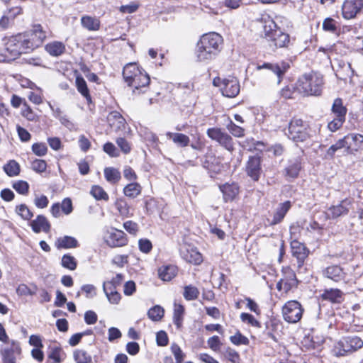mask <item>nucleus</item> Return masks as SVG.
Instances as JSON below:
<instances>
[{
	"mask_svg": "<svg viewBox=\"0 0 363 363\" xmlns=\"http://www.w3.org/2000/svg\"><path fill=\"white\" fill-rule=\"evenodd\" d=\"M223 45V37L215 32L203 35L197 43L196 57L199 62H208L216 57Z\"/></svg>",
	"mask_w": 363,
	"mask_h": 363,
	"instance_id": "1",
	"label": "nucleus"
},
{
	"mask_svg": "<svg viewBox=\"0 0 363 363\" xmlns=\"http://www.w3.org/2000/svg\"><path fill=\"white\" fill-rule=\"evenodd\" d=\"M4 53L0 56V62H10L18 58L21 55L32 52L27 38L23 33L13 35L4 39Z\"/></svg>",
	"mask_w": 363,
	"mask_h": 363,
	"instance_id": "2",
	"label": "nucleus"
},
{
	"mask_svg": "<svg viewBox=\"0 0 363 363\" xmlns=\"http://www.w3.org/2000/svg\"><path fill=\"white\" fill-rule=\"evenodd\" d=\"M323 77L314 72L304 74L296 83V90L303 96H318L322 91Z\"/></svg>",
	"mask_w": 363,
	"mask_h": 363,
	"instance_id": "3",
	"label": "nucleus"
},
{
	"mask_svg": "<svg viewBox=\"0 0 363 363\" xmlns=\"http://www.w3.org/2000/svg\"><path fill=\"white\" fill-rule=\"evenodd\" d=\"M264 33L266 39L277 48H286L290 44V36L277 25L274 20L268 17L264 19Z\"/></svg>",
	"mask_w": 363,
	"mask_h": 363,
	"instance_id": "4",
	"label": "nucleus"
},
{
	"mask_svg": "<svg viewBox=\"0 0 363 363\" xmlns=\"http://www.w3.org/2000/svg\"><path fill=\"white\" fill-rule=\"evenodd\" d=\"M363 347V340L357 336H348L342 338L334 346L333 352L337 357L351 354Z\"/></svg>",
	"mask_w": 363,
	"mask_h": 363,
	"instance_id": "5",
	"label": "nucleus"
},
{
	"mask_svg": "<svg viewBox=\"0 0 363 363\" xmlns=\"http://www.w3.org/2000/svg\"><path fill=\"white\" fill-rule=\"evenodd\" d=\"M286 135L296 143L306 141L310 137L308 125L297 118H293L289 123Z\"/></svg>",
	"mask_w": 363,
	"mask_h": 363,
	"instance_id": "6",
	"label": "nucleus"
},
{
	"mask_svg": "<svg viewBox=\"0 0 363 363\" xmlns=\"http://www.w3.org/2000/svg\"><path fill=\"white\" fill-rule=\"evenodd\" d=\"M213 84L215 86L220 88L223 96L228 98L235 97L240 92V84L235 77L228 79L216 77L213 79Z\"/></svg>",
	"mask_w": 363,
	"mask_h": 363,
	"instance_id": "7",
	"label": "nucleus"
},
{
	"mask_svg": "<svg viewBox=\"0 0 363 363\" xmlns=\"http://www.w3.org/2000/svg\"><path fill=\"white\" fill-rule=\"evenodd\" d=\"M303 308L297 301H289L282 308L284 319L291 323L298 322L302 318Z\"/></svg>",
	"mask_w": 363,
	"mask_h": 363,
	"instance_id": "8",
	"label": "nucleus"
},
{
	"mask_svg": "<svg viewBox=\"0 0 363 363\" xmlns=\"http://www.w3.org/2000/svg\"><path fill=\"white\" fill-rule=\"evenodd\" d=\"M23 34L27 38L32 51L40 47L47 37L46 31L43 30L40 24L33 25L30 30L24 32Z\"/></svg>",
	"mask_w": 363,
	"mask_h": 363,
	"instance_id": "9",
	"label": "nucleus"
},
{
	"mask_svg": "<svg viewBox=\"0 0 363 363\" xmlns=\"http://www.w3.org/2000/svg\"><path fill=\"white\" fill-rule=\"evenodd\" d=\"M206 133L211 140L218 143L228 151L233 152L234 150V143L232 137L220 128H208Z\"/></svg>",
	"mask_w": 363,
	"mask_h": 363,
	"instance_id": "10",
	"label": "nucleus"
},
{
	"mask_svg": "<svg viewBox=\"0 0 363 363\" xmlns=\"http://www.w3.org/2000/svg\"><path fill=\"white\" fill-rule=\"evenodd\" d=\"M352 206L351 200L345 199L340 203L330 206L325 213L327 219H336L341 216H347Z\"/></svg>",
	"mask_w": 363,
	"mask_h": 363,
	"instance_id": "11",
	"label": "nucleus"
},
{
	"mask_svg": "<svg viewBox=\"0 0 363 363\" xmlns=\"http://www.w3.org/2000/svg\"><path fill=\"white\" fill-rule=\"evenodd\" d=\"M342 139L345 152L353 155L363 148V135L357 133H349Z\"/></svg>",
	"mask_w": 363,
	"mask_h": 363,
	"instance_id": "12",
	"label": "nucleus"
},
{
	"mask_svg": "<svg viewBox=\"0 0 363 363\" xmlns=\"http://www.w3.org/2000/svg\"><path fill=\"white\" fill-rule=\"evenodd\" d=\"M363 9V0H345L342 6V14L345 19H352Z\"/></svg>",
	"mask_w": 363,
	"mask_h": 363,
	"instance_id": "13",
	"label": "nucleus"
},
{
	"mask_svg": "<svg viewBox=\"0 0 363 363\" xmlns=\"http://www.w3.org/2000/svg\"><path fill=\"white\" fill-rule=\"evenodd\" d=\"M290 65L289 62L285 61H281L277 63H269L265 62L261 65H257V69L258 70L262 69H267L274 73L277 77V84H279L282 81L283 77L287 70L289 69Z\"/></svg>",
	"mask_w": 363,
	"mask_h": 363,
	"instance_id": "14",
	"label": "nucleus"
},
{
	"mask_svg": "<svg viewBox=\"0 0 363 363\" xmlns=\"http://www.w3.org/2000/svg\"><path fill=\"white\" fill-rule=\"evenodd\" d=\"M132 81V83H128V85L133 88V94H140L145 91V89L149 85L150 79L149 75L141 69Z\"/></svg>",
	"mask_w": 363,
	"mask_h": 363,
	"instance_id": "15",
	"label": "nucleus"
},
{
	"mask_svg": "<svg viewBox=\"0 0 363 363\" xmlns=\"http://www.w3.org/2000/svg\"><path fill=\"white\" fill-rule=\"evenodd\" d=\"M182 257L187 262L199 265L203 262L202 255L196 247L184 245L180 248Z\"/></svg>",
	"mask_w": 363,
	"mask_h": 363,
	"instance_id": "16",
	"label": "nucleus"
},
{
	"mask_svg": "<svg viewBox=\"0 0 363 363\" xmlns=\"http://www.w3.org/2000/svg\"><path fill=\"white\" fill-rule=\"evenodd\" d=\"M291 253L293 257H296L298 263V268H301L309 254V250L304 244L293 240L291 242Z\"/></svg>",
	"mask_w": 363,
	"mask_h": 363,
	"instance_id": "17",
	"label": "nucleus"
},
{
	"mask_svg": "<svg viewBox=\"0 0 363 363\" xmlns=\"http://www.w3.org/2000/svg\"><path fill=\"white\" fill-rule=\"evenodd\" d=\"M106 242L111 247H123L127 245L128 239L123 231L112 229L106 239Z\"/></svg>",
	"mask_w": 363,
	"mask_h": 363,
	"instance_id": "18",
	"label": "nucleus"
},
{
	"mask_svg": "<svg viewBox=\"0 0 363 363\" xmlns=\"http://www.w3.org/2000/svg\"><path fill=\"white\" fill-rule=\"evenodd\" d=\"M21 352L19 343L12 340L11 347L0 350L3 363H16V355L20 354Z\"/></svg>",
	"mask_w": 363,
	"mask_h": 363,
	"instance_id": "19",
	"label": "nucleus"
},
{
	"mask_svg": "<svg viewBox=\"0 0 363 363\" xmlns=\"http://www.w3.org/2000/svg\"><path fill=\"white\" fill-rule=\"evenodd\" d=\"M107 121L109 125L116 132L124 130L125 128V119L116 111L109 113L107 116Z\"/></svg>",
	"mask_w": 363,
	"mask_h": 363,
	"instance_id": "20",
	"label": "nucleus"
},
{
	"mask_svg": "<svg viewBox=\"0 0 363 363\" xmlns=\"http://www.w3.org/2000/svg\"><path fill=\"white\" fill-rule=\"evenodd\" d=\"M246 172L249 177H250L254 181H258L260 174V160L259 157L252 156L250 157L247 165Z\"/></svg>",
	"mask_w": 363,
	"mask_h": 363,
	"instance_id": "21",
	"label": "nucleus"
},
{
	"mask_svg": "<svg viewBox=\"0 0 363 363\" xmlns=\"http://www.w3.org/2000/svg\"><path fill=\"white\" fill-rule=\"evenodd\" d=\"M30 226L35 233H39L42 231L48 233L51 228L50 222L43 215H38L35 219L33 220L30 223Z\"/></svg>",
	"mask_w": 363,
	"mask_h": 363,
	"instance_id": "22",
	"label": "nucleus"
},
{
	"mask_svg": "<svg viewBox=\"0 0 363 363\" xmlns=\"http://www.w3.org/2000/svg\"><path fill=\"white\" fill-rule=\"evenodd\" d=\"M225 202L233 201L239 193V186L235 183H226L219 186Z\"/></svg>",
	"mask_w": 363,
	"mask_h": 363,
	"instance_id": "23",
	"label": "nucleus"
},
{
	"mask_svg": "<svg viewBox=\"0 0 363 363\" xmlns=\"http://www.w3.org/2000/svg\"><path fill=\"white\" fill-rule=\"evenodd\" d=\"M321 298L324 301H328L332 303H340L344 300V294L338 289H325L321 294Z\"/></svg>",
	"mask_w": 363,
	"mask_h": 363,
	"instance_id": "24",
	"label": "nucleus"
},
{
	"mask_svg": "<svg viewBox=\"0 0 363 363\" xmlns=\"http://www.w3.org/2000/svg\"><path fill=\"white\" fill-rule=\"evenodd\" d=\"M291 207V203L289 201L279 203L274 213L273 219L270 223V225H274L281 223Z\"/></svg>",
	"mask_w": 363,
	"mask_h": 363,
	"instance_id": "25",
	"label": "nucleus"
},
{
	"mask_svg": "<svg viewBox=\"0 0 363 363\" xmlns=\"http://www.w3.org/2000/svg\"><path fill=\"white\" fill-rule=\"evenodd\" d=\"M203 167L216 174L220 173L224 167L220 159L212 155L206 156Z\"/></svg>",
	"mask_w": 363,
	"mask_h": 363,
	"instance_id": "26",
	"label": "nucleus"
},
{
	"mask_svg": "<svg viewBox=\"0 0 363 363\" xmlns=\"http://www.w3.org/2000/svg\"><path fill=\"white\" fill-rule=\"evenodd\" d=\"M166 137L167 139L172 140L175 145L181 147H187L190 142L189 136L183 133L167 132Z\"/></svg>",
	"mask_w": 363,
	"mask_h": 363,
	"instance_id": "27",
	"label": "nucleus"
},
{
	"mask_svg": "<svg viewBox=\"0 0 363 363\" xmlns=\"http://www.w3.org/2000/svg\"><path fill=\"white\" fill-rule=\"evenodd\" d=\"M140 70L141 69L135 63H128L123 67V77L127 84L132 83V80L137 77Z\"/></svg>",
	"mask_w": 363,
	"mask_h": 363,
	"instance_id": "28",
	"label": "nucleus"
},
{
	"mask_svg": "<svg viewBox=\"0 0 363 363\" xmlns=\"http://www.w3.org/2000/svg\"><path fill=\"white\" fill-rule=\"evenodd\" d=\"M78 246V241L72 236L65 235L63 237H60L55 241V247L57 249L75 248Z\"/></svg>",
	"mask_w": 363,
	"mask_h": 363,
	"instance_id": "29",
	"label": "nucleus"
},
{
	"mask_svg": "<svg viewBox=\"0 0 363 363\" xmlns=\"http://www.w3.org/2000/svg\"><path fill=\"white\" fill-rule=\"evenodd\" d=\"M326 277L339 281L345 278V273L342 269L338 265H333L327 267L324 272Z\"/></svg>",
	"mask_w": 363,
	"mask_h": 363,
	"instance_id": "30",
	"label": "nucleus"
},
{
	"mask_svg": "<svg viewBox=\"0 0 363 363\" xmlns=\"http://www.w3.org/2000/svg\"><path fill=\"white\" fill-rule=\"evenodd\" d=\"M301 168V160L298 157L294 160H290L289 165L284 169L285 177L288 179L297 177Z\"/></svg>",
	"mask_w": 363,
	"mask_h": 363,
	"instance_id": "31",
	"label": "nucleus"
},
{
	"mask_svg": "<svg viewBox=\"0 0 363 363\" xmlns=\"http://www.w3.org/2000/svg\"><path fill=\"white\" fill-rule=\"evenodd\" d=\"M177 273V268L174 265L162 266L158 269L159 277L164 281L172 280Z\"/></svg>",
	"mask_w": 363,
	"mask_h": 363,
	"instance_id": "32",
	"label": "nucleus"
},
{
	"mask_svg": "<svg viewBox=\"0 0 363 363\" xmlns=\"http://www.w3.org/2000/svg\"><path fill=\"white\" fill-rule=\"evenodd\" d=\"M45 50L52 56L58 57L64 53L65 45L59 41H53L48 43L45 47Z\"/></svg>",
	"mask_w": 363,
	"mask_h": 363,
	"instance_id": "33",
	"label": "nucleus"
},
{
	"mask_svg": "<svg viewBox=\"0 0 363 363\" xmlns=\"http://www.w3.org/2000/svg\"><path fill=\"white\" fill-rule=\"evenodd\" d=\"M82 25L89 30L96 31L100 28V21L96 17L84 16L81 19Z\"/></svg>",
	"mask_w": 363,
	"mask_h": 363,
	"instance_id": "34",
	"label": "nucleus"
},
{
	"mask_svg": "<svg viewBox=\"0 0 363 363\" xmlns=\"http://www.w3.org/2000/svg\"><path fill=\"white\" fill-rule=\"evenodd\" d=\"M184 307L182 304H174L173 322L178 329L182 326L184 315Z\"/></svg>",
	"mask_w": 363,
	"mask_h": 363,
	"instance_id": "35",
	"label": "nucleus"
},
{
	"mask_svg": "<svg viewBox=\"0 0 363 363\" xmlns=\"http://www.w3.org/2000/svg\"><path fill=\"white\" fill-rule=\"evenodd\" d=\"M3 169L10 177L18 176L21 172L20 164L14 160H11L4 164Z\"/></svg>",
	"mask_w": 363,
	"mask_h": 363,
	"instance_id": "36",
	"label": "nucleus"
},
{
	"mask_svg": "<svg viewBox=\"0 0 363 363\" xmlns=\"http://www.w3.org/2000/svg\"><path fill=\"white\" fill-rule=\"evenodd\" d=\"M142 187L136 182L127 184L123 189V194L127 197L135 199L141 194Z\"/></svg>",
	"mask_w": 363,
	"mask_h": 363,
	"instance_id": "37",
	"label": "nucleus"
},
{
	"mask_svg": "<svg viewBox=\"0 0 363 363\" xmlns=\"http://www.w3.org/2000/svg\"><path fill=\"white\" fill-rule=\"evenodd\" d=\"M331 110L334 116L345 118L347 108L343 106L342 100L340 98L334 100Z\"/></svg>",
	"mask_w": 363,
	"mask_h": 363,
	"instance_id": "38",
	"label": "nucleus"
},
{
	"mask_svg": "<svg viewBox=\"0 0 363 363\" xmlns=\"http://www.w3.org/2000/svg\"><path fill=\"white\" fill-rule=\"evenodd\" d=\"M104 173L105 179L111 184H116L121 178V172L113 167H106Z\"/></svg>",
	"mask_w": 363,
	"mask_h": 363,
	"instance_id": "39",
	"label": "nucleus"
},
{
	"mask_svg": "<svg viewBox=\"0 0 363 363\" xmlns=\"http://www.w3.org/2000/svg\"><path fill=\"white\" fill-rule=\"evenodd\" d=\"M103 291L106 294L108 301L111 304H118L121 299V295L116 291V289L114 287H106L103 286Z\"/></svg>",
	"mask_w": 363,
	"mask_h": 363,
	"instance_id": "40",
	"label": "nucleus"
},
{
	"mask_svg": "<svg viewBox=\"0 0 363 363\" xmlns=\"http://www.w3.org/2000/svg\"><path fill=\"white\" fill-rule=\"evenodd\" d=\"M77 91L86 99L88 101H91L89 91L88 89L86 82L82 76H77L75 80Z\"/></svg>",
	"mask_w": 363,
	"mask_h": 363,
	"instance_id": "41",
	"label": "nucleus"
},
{
	"mask_svg": "<svg viewBox=\"0 0 363 363\" xmlns=\"http://www.w3.org/2000/svg\"><path fill=\"white\" fill-rule=\"evenodd\" d=\"M297 285L298 280L281 279L277 284V289L279 291H283L284 293H288L292 289L296 288Z\"/></svg>",
	"mask_w": 363,
	"mask_h": 363,
	"instance_id": "42",
	"label": "nucleus"
},
{
	"mask_svg": "<svg viewBox=\"0 0 363 363\" xmlns=\"http://www.w3.org/2000/svg\"><path fill=\"white\" fill-rule=\"evenodd\" d=\"M73 358L76 363H91V356L84 350H76L73 352Z\"/></svg>",
	"mask_w": 363,
	"mask_h": 363,
	"instance_id": "43",
	"label": "nucleus"
},
{
	"mask_svg": "<svg viewBox=\"0 0 363 363\" xmlns=\"http://www.w3.org/2000/svg\"><path fill=\"white\" fill-rule=\"evenodd\" d=\"M115 206L121 216L123 217H130L133 215L130 212V208L128 203L123 199H118Z\"/></svg>",
	"mask_w": 363,
	"mask_h": 363,
	"instance_id": "44",
	"label": "nucleus"
},
{
	"mask_svg": "<svg viewBox=\"0 0 363 363\" xmlns=\"http://www.w3.org/2000/svg\"><path fill=\"white\" fill-rule=\"evenodd\" d=\"M183 296L186 301L196 300L199 296V291L197 287L193 285L185 286L184 287Z\"/></svg>",
	"mask_w": 363,
	"mask_h": 363,
	"instance_id": "45",
	"label": "nucleus"
},
{
	"mask_svg": "<svg viewBox=\"0 0 363 363\" xmlns=\"http://www.w3.org/2000/svg\"><path fill=\"white\" fill-rule=\"evenodd\" d=\"M265 326L266 330L264 333L274 342H277V338L274 335V332L277 330L279 323L274 320H269L266 322Z\"/></svg>",
	"mask_w": 363,
	"mask_h": 363,
	"instance_id": "46",
	"label": "nucleus"
},
{
	"mask_svg": "<svg viewBox=\"0 0 363 363\" xmlns=\"http://www.w3.org/2000/svg\"><path fill=\"white\" fill-rule=\"evenodd\" d=\"M61 264L64 268L69 270H74L77 266V262L74 257L69 254L64 255L62 257Z\"/></svg>",
	"mask_w": 363,
	"mask_h": 363,
	"instance_id": "47",
	"label": "nucleus"
},
{
	"mask_svg": "<svg viewBox=\"0 0 363 363\" xmlns=\"http://www.w3.org/2000/svg\"><path fill=\"white\" fill-rule=\"evenodd\" d=\"M90 194L96 200H108V194L104 190V189L98 185H94L91 187Z\"/></svg>",
	"mask_w": 363,
	"mask_h": 363,
	"instance_id": "48",
	"label": "nucleus"
},
{
	"mask_svg": "<svg viewBox=\"0 0 363 363\" xmlns=\"http://www.w3.org/2000/svg\"><path fill=\"white\" fill-rule=\"evenodd\" d=\"M48 357L50 359H53L55 363H60L65 359V354L60 347L55 346L51 347Z\"/></svg>",
	"mask_w": 363,
	"mask_h": 363,
	"instance_id": "49",
	"label": "nucleus"
},
{
	"mask_svg": "<svg viewBox=\"0 0 363 363\" xmlns=\"http://www.w3.org/2000/svg\"><path fill=\"white\" fill-rule=\"evenodd\" d=\"M164 309L160 306H155L147 311V315L153 321H158L164 316Z\"/></svg>",
	"mask_w": 363,
	"mask_h": 363,
	"instance_id": "50",
	"label": "nucleus"
},
{
	"mask_svg": "<svg viewBox=\"0 0 363 363\" xmlns=\"http://www.w3.org/2000/svg\"><path fill=\"white\" fill-rule=\"evenodd\" d=\"M12 187L21 195H27L29 192V184L23 180H18L12 184Z\"/></svg>",
	"mask_w": 363,
	"mask_h": 363,
	"instance_id": "51",
	"label": "nucleus"
},
{
	"mask_svg": "<svg viewBox=\"0 0 363 363\" xmlns=\"http://www.w3.org/2000/svg\"><path fill=\"white\" fill-rule=\"evenodd\" d=\"M16 213L24 220H30L33 214L26 204H21L16 208Z\"/></svg>",
	"mask_w": 363,
	"mask_h": 363,
	"instance_id": "52",
	"label": "nucleus"
},
{
	"mask_svg": "<svg viewBox=\"0 0 363 363\" xmlns=\"http://www.w3.org/2000/svg\"><path fill=\"white\" fill-rule=\"evenodd\" d=\"M343 148L345 149V145L342 139H340L328 149L325 157L332 159L335 157L336 152Z\"/></svg>",
	"mask_w": 363,
	"mask_h": 363,
	"instance_id": "53",
	"label": "nucleus"
},
{
	"mask_svg": "<svg viewBox=\"0 0 363 363\" xmlns=\"http://www.w3.org/2000/svg\"><path fill=\"white\" fill-rule=\"evenodd\" d=\"M171 351L175 358V363H182L185 358V354L180 347L177 344L173 343L171 345Z\"/></svg>",
	"mask_w": 363,
	"mask_h": 363,
	"instance_id": "54",
	"label": "nucleus"
},
{
	"mask_svg": "<svg viewBox=\"0 0 363 363\" xmlns=\"http://www.w3.org/2000/svg\"><path fill=\"white\" fill-rule=\"evenodd\" d=\"M224 357L232 363H239L240 355L235 350L228 347L223 353Z\"/></svg>",
	"mask_w": 363,
	"mask_h": 363,
	"instance_id": "55",
	"label": "nucleus"
},
{
	"mask_svg": "<svg viewBox=\"0 0 363 363\" xmlns=\"http://www.w3.org/2000/svg\"><path fill=\"white\" fill-rule=\"evenodd\" d=\"M124 279V275L123 274H117L111 281H104L103 286L106 287H114L116 289L117 286H120Z\"/></svg>",
	"mask_w": 363,
	"mask_h": 363,
	"instance_id": "56",
	"label": "nucleus"
},
{
	"mask_svg": "<svg viewBox=\"0 0 363 363\" xmlns=\"http://www.w3.org/2000/svg\"><path fill=\"white\" fill-rule=\"evenodd\" d=\"M227 128L235 137H242L245 134V130L242 128L235 125L232 121H230V123L227 125Z\"/></svg>",
	"mask_w": 363,
	"mask_h": 363,
	"instance_id": "57",
	"label": "nucleus"
},
{
	"mask_svg": "<svg viewBox=\"0 0 363 363\" xmlns=\"http://www.w3.org/2000/svg\"><path fill=\"white\" fill-rule=\"evenodd\" d=\"M32 150L35 155L42 157L46 155L48 147L45 143H37L32 145Z\"/></svg>",
	"mask_w": 363,
	"mask_h": 363,
	"instance_id": "58",
	"label": "nucleus"
},
{
	"mask_svg": "<svg viewBox=\"0 0 363 363\" xmlns=\"http://www.w3.org/2000/svg\"><path fill=\"white\" fill-rule=\"evenodd\" d=\"M345 121L344 118L334 116L333 120L328 123V128L330 131L335 132L341 128Z\"/></svg>",
	"mask_w": 363,
	"mask_h": 363,
	"instance_id": "59",
	"label": "nucleus"
},
{
	"mask_svg": "<svg viewBox=\"0 0 363 363\" xmlns=\"http://www.w3.org/2000/svg\"><path fill=\"white\" fill-rule=\"evenodd\" d=\"M240 319L242 322H247L254 327L260 328V323L256 320L254 316L247 313H242L240 314Z\"/></svg>",
	"mask_w": 363,
	"mask_h": 363,
	"instance_id": "60",
	"label": "nucleus"
},
{
	"mask_svg": "<svg viewBox=\"0 0 363 363\" xmlns=\"http://www.w3.org/2000/svg\"><path fill=\"white\" fill-rule=\"evenodd\" d=\"M230 340L233 344L236 345H247L249 343V340L240 332L237 333L235 335L231 336Z\"/></svg>",
	"mask_w": 363,
	"mask_h": 363,
	"instance_id": "61",
	"label": "nucleus"
},
{
	"mask_svg": "<svg viewBox=\"0 0 363 363\" xmlns=\"http://www.w3.org/2000/svg\"><path fill=\"white\" fill-rule=\"evenodd\" d=\"M323 28L325 31L335 33L337 31V22L331 18H327L323 23Z\"/></svg>",
	"mask_w": 363,
	"mask_h": 363,
	"instance_id": "62",
	"label": "nucleus"
},
{
	"mask_svg": "<svg viewBox=\"0 0 363 363\" xmlns=\"http://www.w3.org/2000/svg\"><path fill=\"white\" fill-rule=\"evenodd\" d=\"M31 167L35 172L42 173L46 170L47 163L45 160L36 159L32 162Z\"/></svg>",
	"mask_w": 363,
	"mask_h": 363,
	"instance_id": "63",
	"label": "nucleus"
},
{
	"mask_svg": "<svg viewBox=\"0 0 363 363\" xmlns=\"http://www.w3.org/2000/svg\"><path fill=\"white\" fill-rule=\"evenodd\" d=\"M49 200L48 197L43 194L35 195L34 199V204L38 208H45L48 206Z\"/></svg>",
	"mask_w": 363,
	"mask_h": 363,
	"instance_id": "64",
	"label": "nucleus"
}]
</instances>
